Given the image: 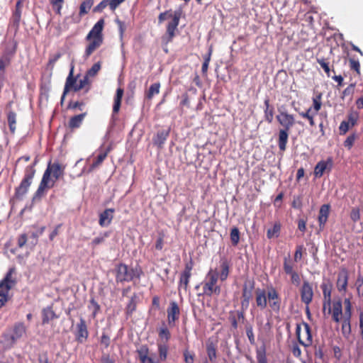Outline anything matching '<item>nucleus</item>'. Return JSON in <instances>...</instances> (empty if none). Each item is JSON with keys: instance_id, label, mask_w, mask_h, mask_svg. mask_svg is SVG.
<instances>
[{"instance_id": "nucleus-40", "label": "nucleus", "mask_w": 363, "mask_h": 363, "mask_svg": "<svg viewBox=\"0 0 363 363\" xmlns=\"http://www.w3.org/2000/svg\"><path fill=\"white\" fill-rule=\"evenodd\" d=\"M94 1L93 0H85L79 6V16H82L89 11L91 6H93Z\"/></svg>"}, {"instance_id": "nucleus-18", "label": "nucleus", "mask_w": 363, "mask_h": 363, "mask_svg": "<svg viewBox=\"0 0 363 363\" xmlns=\"http://www.w3.org/2000/svg\"><path fill=\"white\" fill-rule=\"evenodd\" d=\"M89 337V331L86 321L80 318L79 322L76 325L75 339L79 343L84 342Z\"/></svg>"}, {"instance_id": "nucleus-60", "label": "nucleus", "mask_w": 363, "mask_h": 363, "mask_svg": "<svg viewBox=\"0 0 363 363\" xmlns=\"http://www.w3.org/2000/svg\"><path fill=\"white\" fill-rule=\"evenodd\" d=\"M109 0H103L94 9V12H101L107 6Z\"/></svg>"}, {"instance_id": "nucleus-27", "label": "nucleus", "mask_w": 363, "mask_h": 363, "mask_svg": "<svg viewBox=\"0 0 363 363\" xmlns=\"http://www.w3.org/2000/svg\"><path fill=\"white\" fill-rule=\"evenodd\" d=\"M87 115L86 112L82 113L79 115H75L70 118L69 122H68V127L69 128L74 130L79 128L81 125L82 124V122Z\"/></svg>"}, {"instance_id": "nucleus-20", "label": "nucleus", "mask_w": 363, "mask_h": 363, "mask_svg": "<svg viewBox=\"0 0 363 363\" xmlns=\"http://www.w3.org/2000/svg\"><path fill=\"white\" fill-rule=\"evenodd\" d=\"M330 211V204H323L320 208L318 221L320 230H323L325 228V225L329 217Z\"/></svg>"}, {"instance_id": "nucleus-15", "label": "nucleus", "mask_w": 363, "mask_h": 363, "mask_svg": "<svg viewBox=\"0 0 363 363\" xmlns=\"http://www.w3.org/2000/svg\"><path fill=\"white\" fill-rule=\"evenodd\" d=\"M14 272L15 269L11 268L4 278L0 281V293H4L9 296V291L16 283V280L12 277Z\"/></svg>"}, {"instance_id": "nucleus-3", "label": "nucleus", "mask_w": 363, "mask_h": 363, "mask_svg": "<svg viewBox=\"0 0 363 363\" xmlns=\"http://www.w3.org/2000/svg\"><path fill=\"white\" fill-rule=\"evenodd\" d=\"M65 167L61 165L58 162L52 163L50 162L45 170L39 186L33 194V202L40 201L52 189L56 182L64 175Z\"/></svg>"}, {"instance_id": "nucleus-32", "label": "nucleus", "mask_w": 363, "mask_h": 363, "mask_svg": "<svg viewBox=\"0 0 363 363\" xmlns=\"http://www.w3.org/2000/svg\"><path fill=\"white\" fill-rule=\"evenodd\" d=\"M160 83L156 82L150 85L149 89L145 91V96L147 100H151L155 95L160 93Z\"/></svg>"}, {"instance_id": "nucleus-47", "label": "nucleus", "mask_w": 363, "mask_h": 363, "mask_svg": "<svg viewBox=\"0 0 363 363\" xmlns=\"http://www.w3.org/2000/svg\"><path fill=\"white\" fill-rule=\"evenodd\" d=\"M246 329V335L249 340V342L251 345L255 344V338L253 333V328L251 325H247L245 327Z\"/></svg>"}, {"instance_id": "nucleus-35", "label": "nucleus", "mask_w": 363, "mask_h": 363, "mask_svg": "<svg viewBox=\"0 0 363 363\" xmlns=\"http://www.w3.org/2000/svg\"><path fill=\"white\" fill-rule=\"evenodd\" d=\"M191 277V274H185L182 272L180 275V279L179 281V289L180 288H183L185 291H187L189 288V284L190 281V278Z\"/></svg>"}, {"instance_id": "nucleus-10", "label": "nucleus", "mask_w": 363, "mask_h": 363, "mask_svg": "<svg viewBox=\"0 0 363 363\" xmlns=\"http://www.w3.org/2000/svg\"><path fill=\"white\" fill-rule=\"evenodd\" d=\"M303 326L304 328V339H303L301 335V325H298V324L296 325V335L298 343L305 347H308L311 346L313 343V337H312V334H311V329L309 324L307 323H303Z\"/></svg>"}, {"instance_id": "nucleus-43", "label": "nucleus", "mask_w": 363, "mask_h": 363, "mask_svg": "<svg viewBox=\"0 0 363 363\" xmlns=\"http://www.w3.org/2000/svg\"><path fill=\"white\" fill-rule=\"evenodd\" d=\"M358 118L359 113L356 111H351L347 115V121H346V122L349 123L350 127H353L357 124Z\"/></svg>"}, {"instance_id": "nucleus-52", "label": "nucleus", "mask_w": 363, "mask_h": 363, "mask_svg": "<svg viewBox=\"0 0 363 363\" xmlns=\"http://www.w3.org/2000/svg\"><path fill=\"white\" fill-rule=\"evenodd\" d=\"M357 138V135L355 133H352L350 135L344 142V146L347 147L348 149H351L353 146L354 141Z\"/></svg>"}, {"instance_id": "nucleus-2", "label": "nucleus", "mask_w": 363, "mask_h": 363, "mask_svg": "<svg viewBox=\"0 0 363 363\" xmlns=\"http://www.w3.org/2000/svg\"><path fill=\"white\" fill-rule=\"evenodd\" d=\"M220 272L216 269H210L207 272L204 280L201 283L203 295L210 297L213 295H220L221 288L218 285V280L219 279L221 281H225L230 274V263L226 258L220 259Z\"/></svg>"}, {"instance_id": "nucleus-29", "label": "nucleus", "mask_w": 363, "mask_h": 363, "mask_svg": "<svg viewBox=\"0 0 363 363\" xmlns=\"http://www.w3.org/2000/svg\"><path fill=\"white\" fill-rule=\"evenodd\" d=\"M217 346L216 344L208 341L206 343V352L208 354V357L211 362L215 363L217 358Z\"/></svg>"}, {"instance_id": "nucleus-64", "label": "nucleus", "mask_w": 363, "mask_h": 363, "mask_svg": "<svg viewBox=\"0 0 363 363\" xmlns=\"http://www.w3.org/2000/svg\"><path fill=\"white\" fill-rule=\"evenodd\" d=\"M289 275L291 276V281L296 286H298L300 284L301 279L298 274L296 272H294L289 274Z\"/></svg>"}, {"instance_id": "nucleus-57", "label": "nucleus", "mask_w": 363, "mask_h": 363, "mask_svg": "<svg viewBox=\"0 0 363 363\" xmlns=\"http://www.w3.org/2000/svg\"><path fill=\"white\" fill-rule=\"evenodd\" d=\"M350 125L349 123H347L346 121H342L340 125L339 130L340 135H345L350 128Z\"/></svg>"}, {"instance_id": "nucleus-41", "label": "nucleus", "mask_w": 363, "mask_h": 363, "mask_svg": "<svg viewBox=\"0 0 363 363\" xmlns=\"http://www.w3.org/2000/svg\"><path fill=\"white\" fill-rule=\"evenodd\" d=\"M230 241L233 246H237L240 241V231L238 228L234 227L230 230Z\"/></svg>"}, {"instance_id": "nucleus-1", "label": "nucleus", "mask_w": 363, "mask_h": 363, "mask_svg": "<svg viewBox=\"0 0 363 363\" xmlns=\"http://www.w3.org/2000/svg\"><path fill=\"white\" fill-rule=\"evenodd\" d=\"M323 291V313L325 315H331L332 320L336 323H342V333L344 337H348L351 334V319L352 315V305L350 298L344 300V313L342 312V302L340 298L331 300L333 284L330 281L323 282L320 285Z\"/></svg>"}, {"instance_id": "nucleus-54", "label": "nucleus", "mask_w": 363, "mask_h": 363, "mask_svg": "<svg viewBox=\"0 0 363 363\" xmlns=\"http://www.w3.org/2000/svg\"><path fill=\"white\" fill-rule=\"evenodd\" d=\"M164 233H160L158 238L155 242V249L157 250H162L164 246Z\"/></svg>"}, {"instance_id": "nucleus-62", "label": "nucleus", "mask_w": 363, "mask_h": 363, "mask_svg": "<svg viewBox=\"0 0 363 363\" xmlns=\"http://www.w3.org/2000/svg\"><path fill=\"white\" fill-rule=\"evenodd\" d=\"M291 352L295 357L299 358L301 356V350L297 343L291 345Z\"/></svg>"}, {"instance_id": "nucleus-56", "label": "nucleus", "mask_w": 363, "mask_h": 363, "mask_svg": "<svg viewBox=\"0 0 363 363\" xmlns=\"http://www.w3.org/2000/svg\"><path fill=\"white\" fill-rule=\"evenodd\" d=\"M100 343L105 348L108 347L111 343L110 337L107 334L103 333L100 339Z\"/></svg>"}, {"instance_id": "nucleus-37", "label": "nucleus", "mask_w": 363, "mask_h": 363, "mask_svg": "<svg viewBox=\"0 0 363 363\" xmlns=\"http://www.w3.org/2000/svg\"><path fill=\"white\" fill-rule=\"evenodd\" d=\"M158 336L160 340H164L163 343L167 344L171 338V333L169 330L166 326H164L159 329Z\"/></svg>"}, {"instance_id": "nucleus-7", "label": "nucleus", "mask_w": 363, "mask_h": 363, "mask_svg": "<svg viewBox=\"0 0 363 363\" xmlns=\"http://www.w3.org/2000/svg\"><path fill=\"white\" fill-rule=\"evenodd\" d=\"M116 282H130L134 279H140L143 272L139 265L134 268L129 269L125 264L121 263L116 267Z\"/></svg>"}, {"instance_id": "nucleus-13", "label": "nucleus", "mask_w": 363, "mask_h": 363, "mask_svg": "<svg viewBox=\"0 0 363 363\" xmlns=\"http://www.w3.org/2000/svg\"><path fill=\"white\" fill-rule=\"evenodd\" d=\"M167 323L169 327H174L175 323L179 320L180 308L176 301H171L167 309Z\"/></svg>"}, {"instance_id": "nucleus-26", "label": "nucleus", "mask_w": 363, "mask_h": 363, "mask_svg": "<svg viewBox=\"0 0 363 363\" xmlns=\"http://www.w3.org/2000/svg\"><path fill=\"white\" fill-rule=\"evenodd\" d=\"M289 130L279 129L278 133L277 144L281 152H284L286 150V145L289 135Z\"/></svg>"}, {"instance_id": "nucleus-17", "label": "nucleus", "mask_w": 363, "mask_h": 363, "mask_svg": "<svg viewBox=\"0 0 363 363\" xmlns=\"http://www.w3.org/2000/svg\"><path fill=\"white\" fill-rule=\"evenodd\" d=\"M254 288L255 281L253 280H247L245 281L242 293V306H248L250 301L252 298V291Z\"/></svg>"}, {"instance_id": "nucleus-14", "label": "nucleus", "mask_w": 363, "mask_h": 363, "mask_svg": "<svg viewBox=\"0 0 363 363\" xmlns=\"http://www.w3.org/2000/svg\"><path fill=\"white\" fill-rule=\"evenodd\" d=\"M333 160L332 157H328L326 160L319 161L314 168V175L317 178H320L325 173H329L333 168Z\"/></svg>"}, {"instance_id": "nucleus-39", "label": "nucleus", "mask_w": 363, "mask_h": 363, "mask_svg": "<svg viewBox=\"0 0 363 363\" xmlns=\"http://www.w3.org/2000/svg\"><path fill=\"white\" fill-rule=\"evenodd\" d=\"M256 358L257 363H267L266 349L264 345L256 350Z\"/></svg>"}, {"instance_id": "nucleus-23", "label": "nucleus", "mask_w": 363, "mask_h": 363, "mask_svg": "<svg viewBox=\"0 0 363 363\" xmlns=\"http://www.w3.org/2000/svg\"><path fill=\"white\" fill-rule=\"evenodd\" d=\"M267 292L262 289L255 290V301L257 306L261 310H264L267 306Z\"/></svg>"}, {"instance_id": "nucleus-36", "label": "nucleus", "mask_w": 363, "mask_h": 363, "mask_svg": "<svg viewBox=\"0 0 363 363\" xmlns=\"http://www.w3.org/2000/svg\"><path fill=\"white\" fill-rule=\"evenodd\" d=\"M89 310L91 311V316L93 318H95L97 314L101 311V306L98 303V302L94 298H91L89 301V305L88 306Z\"/></svg>"}, {"instance_id": "nucleus-38", "label": "nucleus", "mask_w": 363, "mask_h": 363, "mask_svg": "<svg viewBox=\"0 0 363 363\" xmlns=\"http://www.w3.org/2000/svg\"><path fill=\"white\" fill-rule=\"evenodd\" d=\"M157 347L160 359L164 362L167 358L169 347L166 343H158Z\"/></svg>"}, {"instance_id": "nucleus-30", "label": "nucleus", "mask_w": 363, "mask_h": 363, "mask_svg": "<svg viewBox=\"0 0 363 363\" xmlns=\"http://www.w3.org/2000/svg\"><path fill=\"white\" fill-rule=\"evenodd\" d=\"M16 113L12 110H9L7 112V121L11 134H14L16 129Z\"/></svg>"}, {"instance_id": "nucleus-49", "label": "nucleus", "mask_w": 363, "mask_h": 363, "mask_svg": "<svg viewBox=\"0 0 363 363\" xmlns=\"http://www.w3.org/2000/svg\"><path fill=\"white\" fill-rule=\"evenodd\" d=\"M136 301L135 297H132L126 306V313L131 315L136 310Z\"/></svg>"}, {"instance_id": "nucleus-53", "label": "nucleus", "mask_w": 363, "mask_h": 363, "mask_svg": "<svg viewBox=\"0 0 363 363\" xmlns=\"http://www.w3.org/2000/svg\"><path fill=\"white\" fill-rule=\"evenodd\" d=\"M350 216L354 223L359 221L360 219L359 209L358 208H352Z\"/></svg>"}, {"instance_id": "nucleus-5", "label": "nucleus", "mask_w": 363, "mask_h": 363, "mask_svg": "<svg viewBox=\"0 0 363 363\" xmlns=\"http://www.w3.org/2000/svg\"><path fill=\"white\" fill-rule=\"evenodd\" d=\"M27 328L23 322L15 323L1 335V344L6 350H11L16 342L26 335Z\"/></svg>"}, {"instance_id": "nucleus-34", "label": "nucleus", "mask_w": 363, "mask_h": 363, "mask_svg": "<svg viewBox=\"0 0 363 363\" xmlns=\"http://www.w3.org/2000/svg\"><path fill=\"white\" fill-rule=\"evenodd\" d=\"M281 223L276 222L272 228H269L267 232V237L268 239L273 238H278L281 232Z\"/></svg>"}, {"instance_id": "nucleus-33", "label": "nucleus", "mask_w": 363, "mask_h": 363, "mask_svg": "<svg viewBox=\"0 0 363 363\" xmlns=\"http://www.w3.org/2000/svg\"><path fill=\"white\" fill-rule=\"evenodd\" d=\"M264 106H265V109H264L265 121L267 122H268L269 123H271L273 121V118H274V108L270 107L269 99H266L264 100Z\"/></svg>"}, {"instance_id": "nucleus-58", "label": "nucleus", "mask_w": 363, "mask_h": 363, "mask_svg": "<svg viewBox=\"0 0 363 363\" xmlns=\"http://www.w3.org/2000/svg\"><path fill=\"white\" fill-rule=\"evenodd\" d=\"M303 245H298L296 248V252L294 254V261L298 262L301 259L302 255H303Z\"/></svg>"}, {"instance_id": "nucleus-61", "label": "nucleus", "mask_w": 363, "mask_h": 363, "mask_svg": "<svg viewBox=\"0 0 363 363\" xmlns=\"http://www.w3.org/2000/svg\"><path fill=\"white\" fill-rule=\"evenodd\" d=\"M184 357L186 363H194V354L187 350L184 352Z\"/></svg>"}, {"instance_id": "nucleus-44", "label": "nucleus", "mask_w": 363, "mask_h": 363, "mask_svg": "<svg viewBox=\"0 0 363 363\" xmlns=\"http://www.w3.org/2000/svg\"><path fill=\"white\" fill-rule=\"evenodd\" d=\"M284 271L286 274H289L294 272V264L290 260L289 257H284V264H283Z\"/></svg>"}, {"instance_id": "nucleus-11", "label": "nucleus", "mask_w": 363, "mask_h": 363, "mask_svg": "<svg viewBox=\"0 0 363 363\" xmlns=\"http://www.w3.org/2000/svg\"><path fill=\"white\" fill-rule=\"evenodd\" d=\"M276 118L279 125L283 127V130L290 131L296 123L294 116L286 111H279V113L276 116Z\"/></svg>"}, {"instance_id": "nucleus-31", "label": "nucleus", "mask_w": 363, "mask_h": 363, "mask_svg": "<svg viewBox=\"0 0 363 363\" xmlns=\"http://www.w3.org/2000/svg\"><path fill=\"white\" fill-rule=\"evenodd\" d=\"M137 353L141 363H146L147 362L151 361V357H148L149 348L147 345H141L140 348L137 350Z\"/></svg>"}, {"instance_id": "nucleus-12", "label": "nucleus", "mask_w": 363, "mask_h": 363, "mask_svg": "<svg viewBox=\"0 0 363 363\" xmlns=\"http://www.w3.org/2000/svg\"><path fill=\"white\" fill-rule=\"evenodd\" d=\"M267 301L272 311L278 312L281 307V298L277 289L271 286L267 289Z\"/></svg>"}, {"instance_id": "nucleus-42", "label": "nucleus", "mask_w": 363, "mask_h": 363, "mask_svg": "<svg viewBox=\"0 0 363 363\" xmlns=\"http://www.w3.org/2000/svg\"><path fill=\"white\" fill-rule=\"evenodd\" d=\"M64 3L65 0H50V4H51L53 10L58 15H61V10Z\"/></svg>"}, {"instance_id": "nucleus-9", "label": "nucleus", "mask_w": 363, "mask_h": 363, "mask_svg": "<svg viewBox=\"0 0 363 363\" xmlns=\"http://www.w3.org/2000/svg\"><path fill=\"white\" fill-rule=\"evenodd\" d=\"M34 178V170L33 168L24 169V175L20 184L15 188L14 197L18 200H21L28 193L33 179Z\"/></svg>"}, {"instance_id": "nucleus-25", "label": "nucleus", "mask_w": 363, "mask_h": 363, "mask_svg": "<svg viewBox=\"0 0 363 363\" xmlns=\"http://www.w3.org/2000/svg\"><path fill=\"white\" fill-rule=\"evenodd\" d=\"M169 135V130H162L157 131V134L152 139L154 145L159 149H162Z\"/></svg>"}, {"instance_id": "nucleus-50", "label": "nucleus", "mask_w": 363, "mask_h": 363, "mask_svg": "<svg viewBox=\"0 0 363 363\" xmlns=\"http://www.w3.org/2000/svg\"><path fill=\"white\" fill-rule=\"evenodd\" d=\"M21 19V16L12 14L10 20V24L14 28L16 31H17L19 28Z\"/></svg>"}, {"instance_id": "nucleus-22", "label": "nucleus", "mask_w": 363, "mask_h": 363, "mask_svg": "<svg viewBox=\"0 0 363 363\" xmlns=\"http://www.w3.org/2000/svg\"><path fill=\"white\" fill-rule=\"evenodd\" d=\"M111 151V147H108L105 150H101L99 154L94 159L92 164L89 166L87 171L88 173L92 172L95 169L98 168L107 157L108 154Z\"/></svg>"}, {"instance_id": "nucleus-63", "label": "nucleus", "mask_w": 363, "mask_h": 363, "mask_svg": "<svg viewBox=\"0 0 363 363\" xmlns=\"http://www.w3.org/2000/svg\"><path fill=\"white\" fill-rule=\"evenodd\" d=\"M115 22H116V23L118 26L120 35L122 37L123 33H124V32H125V29H126L125 24V23L123 21H121L118 18H116Z\"/></svg>"}, {"instance_id": "nucleus-21", "label": "nucleus", "mask_w": 363, "mask_h": 363, "mask_svg": "<svg viewBox=\"0 0 363 363\" xmlns=\"http://www.w3.org/2000/svg\"><path fill=\"white\" fill-rule=\"evenodd\" d=\"M114 208H106L99 214V224L101 227H107L113 218Z\"/></svg>"}, {"instance_id": "nucleus-46", "label": "nucleus", "mask_w": 363, "mask_h": 363, "mask_svg": "<svg viewBox=\"0 0 363 363\" xmlns=\"http://www.w3.org/2000/svg\"><path fill=\"white\" fill-rule=\"evenodd\" d=\"M101 69V63L98 62L92 65V67L87 71L85 76L89 77H94Z\"/></svg>"}, {"instance_id": "nucleus-51", "label": "nucleus", "mask_w": 363, "mask_h": 363, "mask_svg": "<svg viewBox=\"0 0 363 363\" xmlns=\"http://www.w3.org/2000/svg\"><path fill=\"white\" fill-rule=\"evenodd\" d=\"M317 62L320 65V66L324 69L328 77H330V69L329 64L328 62H326V60L325 58H318Z\"/></svg>"}, {"instance_id": "nucleus-48", "label": "nucleus", "mask_w": 363, "mask_h": 363, "mask_svg": "<svg viewBox=\"0 0 363 363\" xmlns=\"http://www.w3.org/2000/svg\"><path fill=\"white\" fill-rule=\"evenodd\" d=\"M349 62L350 69L355 71L357 74H360L359 62L358 60H354V58H350Z\"/></svg>"}, {"instance_id": "nucleus-24", "label": "nucleus", "mask_w": 363, "mask_h": 363, "mask_svg": "<svg viewBox=\"0 0 363 363\" xmlns=\"http://www.w3.org/2000/svg\"><path fill=\"white\" fill-rule=\"evenodd\" d=\"M16 43L12 51L6 50L0 57V72L6 73V67L11 64V58L16 52Z\"/></svg>"}, {"instance_id": "nucleus-55", "label": "nucleus", "mask_w": 363, "mask_h": 363, "mask_svg": "<svg viewBox=\"0 0 363 363\" xmlns=\"http://www.w3.org/2000/svg\"><path fill=\"white\" fill-rule=\"evenodd\" d=\"M299 115L308 121L311 126L313 127L315 125L314 121V114H308V113L300 112Z\"/></svg>"}, {"instance_id": "nucleus-16", "label": "nucleus", "mask_w": 363, "mask_h": 363, "mask_svg": "<svg viewBox=\"0 0 363 363\" xmlns=\"http://www.w3.org/2000/svg\"><path fill=\"white\" fill-rule=\"evenodd\" d=\"M301 300L305 305H309L313 298V290L312 285L308 281H304L300 289Z\"/></svg>"}, {"instance_id": "nucleus-8", "label": "nucleus", "mask_w": 363, "mask_h": 363, "mask_svg": "<svg viewBox=\"0 0 363 363\" xmlns=\"http://www.w3.org/2000/svg\"><path fill=\"white\" fill-rule=\"evenodd\" d=\"M74 67H72L66 79L64 91L61 97V101L65 99L66 94L70 91H78L84 89L86 85H89V80L87 76H84L82 79L79 81L78 77L79 75L74 76Z\"/></svg>"}, {"instance_id": "nucleus-19", "label": "nucleus", "mask_w": 363, "mask_h": 363, "mask_svg": "<svg viewBox=\"0 0 363 363\" xmlns=\"http://www.w3.org/2000/svg\"><path fill=\"white\" fill-rule=\"evenodd\" d=\"M348 284V272L346 269H342L337 275L336 286L339 292L345 293Z\"/></svg>"}, {"instance_id": "nucleus-59", "label": "nucleus", "mask_w": 363, "mask_h": 363, "mask_svg": "<svg viewBox=\"0 0 363 363\" xmlns=\"http://www.w3.org/2000/svg\"><path fill=\"white\" fill-rule=\"evenodd\" d=\"M28 241V236L26 233L20 235L18 238L17 244L19 248H22Z\"/></svg>"}, {"instance_id": "nucleus-6", "label": "nucleus", "mask_w": 363, "mask_h": 363, "mask_svg": "<svg viewBox=\"0 0 363 363\" xmlns=\"http://www.w3.org/2000/svg\"><path fill=\"white\" fill-rule=\"evenodd\" d=\"M181 16V10H177L172 13L171 9L160 13L158 16L159 23H163L167 18H172V20L167 24L166 33L165 35L162 37V40L165 41L166 44L172 42L173 38L175 37Z\"/></svg>"}, {"instance_id": "nucleus-45", "label": "nucleus", "mask_w": 363, "mask_h": 363, "mask_svg": "<svg viewBox=\"0 0 363 363\" xmlns=\"http://www.w3.org/2000/svg\"><path fill=\"white\" fill-rule=\"evenodd\" d=\"M322 106L321 94H319L313 98V106L312 108L315 113L318 112Z\"/></svg>"}, {"instance_id": "nucleus-28", "label": "nucleus", "mask_w": 363, "mask_h": 363, "mask_svg": "<svg viewBox=\"0 0 363 363\" xmlns=\"http://www.w3.org/2000/svg\"><path fill=\"white\" fill-rule=\"evenodd\" d=\"M123 93H124L123 89L119 87L116 89V93L114 96V101H113V113H112L113 116L115 114H118V113L120 111Z\"/></svg>"}, {"instance_id": "nucleus-4", "label": "nucleus", "mask_w": 363, "mask_h": 363, "mask_svg": "<svg viewBox=\"0 0 363 363\" xmlns=\"http://www.w3.org/2000/svg\"><path fill=\"white\" fill-rule=\"evenodd\" d=\"M105 25L104 18L99 19L92 27L86 36V40L89 41L86 45L83 57L86 60L96 51L104 43L103 30Z\"/></svg>"}]
</instances>
